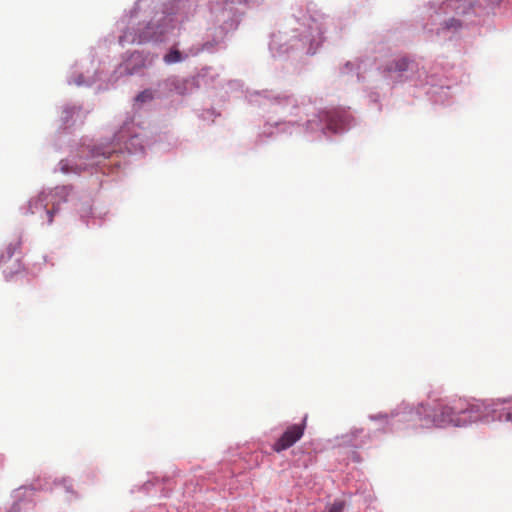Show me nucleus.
<instances>
[{
  "mask_svg": "<svg viewBox=\"0 0 512 512\" xmlns=\"http://www.w3.org/2000/svg\"><path fill=\"white\" fill-rule=\"evenodd\" d=\"M152 60H148L141 52L131 53L117 68L116 72L120 76H130L140 73L144 68L151 65Z\"/></svg>",
  "mask_w": 512,
  "mask_h": 512,
  "instance_id": "obj_9",
  "label": "nucleus"
},
{
  "mask_svg": "<svg viewBox=\"0 0 512 512\" xmlns=\"http://www.w3.org/2000/svg\"><path fill=\"white\" fill-rule=\"evenodd\" d=\"M70 486H71V485H69V486H66V485H65V487H66V490H67V491H69Z\"/></svg>",
  "mask_w": 512,
  "mask_h": 512,
  "instance_id": "obj_20",
  "label": "nucleus"
},
{
  "mask_svg": "<svg viewBox=\"0 0 512 512\" xmlns=\"http://www.w3.org/2000/svg\"><path fill=\"white\" fill-rule=\"evenodd\" d=\"M154 98V94H153V91L151 89H146L142 92H140L136 97H135V104L136 105H142L144 103H147V102H150L152 101Z\"/></svg>",
  "mask_w": 512,
  "mask_h": 512,
  "instance_id": "obj_13",
  "label": "nucleus"
},
{
  "mask_svg": "<svg viewBox=\"0 0 512 512\" xmlns=\"http://www.w3.org/2000/svg\"><path fill=\"white\" fill-rule=\"evenodd\" d=\"M251 104L269 107L273 113L294 114L297 110L296 100L291 96H275L271 91H255L249 95Z\"/></svg>",
  "mask_w": 512,
  "mask_h": 512,
  "instance_id": "obj_7",
  "label": "nucleus"
},
{
  "mask_svg": "<svg viewBox=\"0 0 512 512\" xmlns=\"http://www.w3.org/2000/svg\"><path fill=\"white\" fill-rule=\"evenodd\" d=\"M482 421L485 423L500 421L512 422V399L497 400L491 403L483 401H474L470 403L463 399L453 401L451 405L438 404L433 409V415L428 413L427 409L421 406L416 411L397 413L392 415V423H407L411 428H431V427H463L468 424Z\"/></svg>",
  "mask_w": 512,
  "mask_h": 512,
  "instance_id": "obj_1",
  "label": "nucleus"
},
{
  "mask_svg": "<svg viewBox=\"0 0 512 512\" xmlns=\"http://www.w3.org/2000/svg\"><path fill=\"white\" fill-rule=\"evenodd\" d=\"M382 418L387 419V415L379 414V415H371L370 416L371 420H378V419H382Z\"/></svg>",
  "mask_w": 512,
  "mask_h": 512,
  "instance_id": "obj_19",
  "label": "nucleus"
},
{
  "mask_svg": "<svg viewBox=\"0 0 512 512\" xmlns=\"http://www.w3.org/2000/svg\"><path fill=\"white\" fill-rule=\"evenodd\" d=\"M458 27H460V22L458 20L451 19V20L445 22V25H444L443 29L449 30V29H452V28L456 29Z\"/></svg>",
  "mask_w": 512,
  "mask_h": 512,
  "instance_id": "obj_17",
  "label": "nucleus"
},
{
  "mask_svg": "<svg viewBox=\"0 0 512 512\" xmlns=\"http://www.w3.org/2000/svg\"><path fill=\"white\" fill-rule=\"evenodd\" d=\"M139 128L133 120L126 121L115 133L112 142L94 146L88 151V161L85 163L61 160L60 171L63 173H80L94 165H99L103 160L110 158L115 153H137L143 151L142 140L138 132Z\"/></svg>",
  "mask_w": 512,
  "mask_h": 512,
  "instance_id": "obj_2",
  "label": "nucleus"
},
{
  "mask_svg": "<svg viewBox=\"0 0 512 512\" xmlns=\"http://www.w3.org/2000/svg\"><path fill=\"white\" fill-rule=\"evenodd\" d=\"M351 124V115L343 109H330L319 112L306 122V130L322 135H332L346 131Z\"/></svg>",
  "mask_w": 512,
  "mask_h": 512,
  "instance_id": "obj_5",
  "label": "nucleus"
},
{
  "mask_svg": "<svg viewBox=\"0 0 512 512\" xmlns=\"http://www.w3.org/2000/svg\"><path fill=\"white\" fill-rule=\"evenodd\" d=\"M68 83H69V84L74 83V84H76L77 86H81V85H90V84H91V82H87V81H85L82 75H79V76H78V78H77V79H75V80L69 79V80H68Z\"/></svg>",
  "mask_w": 512,
  "mask_h": 512,
  "instance_id": "obj_18",
  "label": "nucleus"
},
{
  "mask_svg": "<svg viewBox=\"0 0 512 512\" xmlns=\"http://www.w3.org/2000/svg\"><path fill=\"white\" fill-rule=\"evenodd\" d=\"M81 111L80 107L77 106H65L63 109V122L64 124H69L70 118L77 112L79 113Z\"/></svg>",
  "mask_w": 512,
  "mask_h": 512,
  "instance_id": "obj_14",
  "label": "nucleus"
},
{
  "mask_svg": "<svg viewBox=\"0 0 512 512\" xmlns=\"http://www.w3.org/2000/svg\"><path fill=\"white\" fill-rule=\"evenodd\" d=\"M70 188L67 186L56 187L48 193L41 192L37 198L30 200L29 210L32 214L45 215L47 224L53 222V216L58 211V206L67 201Z\"/></svg>",
  "mask_w": 512,
  "mask_h": 512,
  "instance_id": "obj_6",
  "label": "nucleus"
},
{
  "mask_svg": "<svg viewBox=\"0 0 512 512\" xmlns=\"http://www.w3.org/2000/svg\"><path fill=\"white\" fill-rule=\"evenodd\" d=\"M304 428V424H294L289 426L282 436L274 443L273 449L276 452H281L290 448L303 436Z\"/></svg>",
  "mask_w": 512,
  "mask_h": 512,
  "instance_id": "obj_10",
  "label": "nucleus"
},
{
  "mask_svg": "<svg viewBox=\"0 0 512 512\" xmlns=\"http://www.w3.org/2000/svg\"><path fill=\"white\" fill-rule=\"evenodd\" d=\"M344 509L343 501H335L328 507V512H342Z\"/></svg>",
  "mask_w": 512,
  "mask_h": 512,
  "instance_id": "obj_16",
  "label": "nucleus"
},
{
  "mask_svg": "<svg viewBox=\"0 0 512 512\" xmlns=\"http://www.w3.org/2000/svg\"><path fill=\"white\" fill-rule=\"evenodd\" d=\"M322 23L312 17L304 16L298 26L293 29V35L279 32L273 34L269 49L273 57H280L290 50L300 51L307 55L315 54L323 43Z\"/></svg>",
  "mask_w": 512,
  "mask_h": 512,
  "instance_id": "obj_3",
  "label": "nucleus"
},
{
  "mask_svg": "<svg viewBox=\"0 0 512 512\" xmlns=\"http://www.w3.org/2000/svg\"><path fill=\"white\" fill-rule=\"evenodd\" d=\"M415 63L406 57H395L385 65L379 67L383 77L392 83L401 82L407 79L406 73L412 71Z\"/></svg>",
  "mask_w": 512,
  "mask_h": 512,
  "instance_id": "obj_8",
  "label": "nucleus"
},
{
  "mask_svg": "<svg viewBox=\"0 0 512 512\" xmlns=\"http://www.w3.org/2000/svg\"><path fill=\"white\" fill-rule=\"evenodd\" d=\"M221 46H222V42H220V41H217L215 43H211V42L207 41L202 45V50H205L208 52H214Z\"/></svg>",
  "mask_w": 512,
  "mask_h": 512,
  "instance_id": "obj_15",
  "label": "nucleus"
},
{
  "mask_svg": "<svg viewBox=\"0 0 512 512\" xmlns=\"http://www.w3.org/2000/svg\"><path fill=\"white\" fill-rule=\"evenodd\" d=\"M188 54L181 52L177 45L172 46L169 51L163 56V61L167 65H172L185 61Z\"/></svg>",
  "mask_w": 512,
  "mask_h": 512,
  "instance_id": "obj_12",
  "label": "nucleus"
},
{
  "mask_svg": "<svg viewBox=\"0 0 512 512\" xmlns=\"http://www.w3.org/2000/svg\"><path fill=\"white\" fill-rule=\"evenodd\" d=\"M174 29L173 18L170 15H158L146 24H139L136 30H126L119 37L120 45L143 44L148 42H164L167 35Z\"/></svg>",
  "mask_w": 512,
  "mask_h": 512,
  "instance_id": "obj_4",
  "label": "nucleus"
},
{
  "mask_svg": "<svg viewBox=\"0 0 512 512\" xmlns=\"http://www.w3.org/2000/svg\"><path fill=\"white\" fill-rule=\"evenodd\" d=\"M160 86H163V90L167 92H175L180 95H183L186 92L185 80L177 76L168 77L160 84Z\"/></svg>",
  "mask_w": 512,
  "mask_h": 512,
  "instance_id": "obj_11",
  "label": "nucleus"
}]
</instances>
